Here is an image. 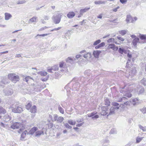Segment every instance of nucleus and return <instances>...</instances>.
Instances as JSON below:
<instances>
[{
  "mask_svg": "<svg viewBox=\"0 0 146 146\" xmlns=\"http://www.w3.org/2000/svg\"><path fill=\"white\" fill-rule=\"evenodd\" d=\"M104 143H108L109 142V141L108 139H106L104 140Z\"/></svg>",
  "mask_w": 146,
  "mask_h": 146,
  "instance_id": "61",
  "label": "nucleus"
},
{
  "mask_svg": "<svg viewBox=\"0 0 146 146\" xmlns=\"http://www.w3.org/2000/svg\"><path fill=\"white\" fill-rule=\"evenodd\" d=\"M115 110L114 109V107L113 106H112L111 107L109 110V114L108 115H110L114 114Z\"/></svg>",
  "mask_w": 146,
  "mask_h": 146,
  "instance_id": "21",
  "label": "nucleus"
},
{
  "mask_svg": "<svg viewBox=\"0 0 146 146\" xmlns=\"http://www.w3.org/2000/svg\"><path fill=\"white\" fill-rule=\"evenodd\" d=\"M82 55L84 57L87 59H88L91 57V54L90 52H85L84 54H82Z\"/></svg>",
  "mask_w": 146,
  "mask_h": 146,
  "instance_id": "10",
  "label": "nucleus"
},
{
  "mask_svg": "<svg viewBox=\"0 0 146 146\" xmlns=\"http://www.w3.org/2000/svg\"><path fill=\"white\" fill-rule=\"evenodd\" d=\"M36 107L35 106H33L30 109V111L31 113H35L36 112Z\"/></svg>",
  "mask_w": 146,
  "mask_h": 146,
  "instance_id": "24",
  "label": "nucleus"
},
{
  "mask_svg": "<svg viewBox=\"0 0 146 146\" xmlns=\"http://www.w3.org/2000/svg\"><path fill=\"white\" fill-rule=\"evenodd\" d=\"M37 18V17H33L32 18L30 19L28 23H36V20Z\"/></svg>",
  "mask_w": 146,
  "mask_h": 146,
  "instance_id": "20",
  "label": "nucleus"
},
{
  "mask_svg": "<svg viewBox=\"0 0 146 146\" xmlns=\"http://www.w3.org/2000/svg\"><path fill=\"white\" fill-rule=\"evenodd\" d=\"M75 15V14L73 12H69L67 15L68 17L70 19L73 18Z\"/></svg>",
  "mask_w": 146,
  "mask_h": 146,
  "instance_id": "15",
  "label": "nucleus"
},
{
  "mask_svg": "<svg viewBox=\"0 0 146 146\" xmlns=\"http://www.w3.org/2000/svg\"><path fill=\"white\" fill-rule=\"evenodd\" d=\"M58 118H59V117H58V115L56 114L54 115V121H57V122L58 121Z\"/></svg>",
  "mask_w": 146,
  "mask_h": 146,
  "instance_id": "47",
  "label": "nucleus"
},
{
  "mask_svg": "<svg viewBox=\"0 0 146 146\" xmlns=\"http://www.w3.org/2000/svg\"><path fill=\"white\" fill-rule=\"evenodd\" d=\"M108 113L109 114V112L108 111H102L101 112V114L103 115H105Z\"/></svg>",
  "mask_w": 146,
  "mask_h": 146,
  "instance_id": "44",
  "label": "nucleus"
},
{
  "mask_svg": "<svg viewBox=\"0 0 146 146\" xmlns=\"http://www.w3.org/2000/svg\"><path fill=\"white\" fill-rule=\"evenodd\" d=\"M64 126L65 127L68 129H71L72 128V127L70 126L67 123H66L64 124Z\"/></svg>",
  "mask_w": 146,
  "mask_h": 146,
  "instance_id": "49",
  "label": "nucleus"
},
{
  "mask_svg": "<svg viewBox=\"0 0 146 146\" xmlns=\"http://www.w3.org/2000/svg\"><path fill=\"white\" fill-rule=\"evenodd\" d=\"M102 110L103 111H108V112H109V111L108 107L107 106H104L102 107Z\"/></svg>",
  "mask_w": 146,
  "mask_h": 146,
  "instance_id": "41",
  "label": "nucleus"
},
{
  "mask_svg": "<svg viewBox=\"0 0 146 146\" xmlns=\"http://www.w3.org/2000/svg\"><path fill=\"white\" fill-rule=\"evenodd\" d=\"M59 67L60 68H62L65 69V70H66V66L64 65V63L63 62H60L59 64Z\"/></svg>",
  "mask_w": 146,
  "mask_h": 146,
  "instance_id": "37",
  "label": "nucleus"
},
{
  "mask_svg": "<svg viewBox=\"0 0 146 146\" xmlns=\"http://www.w3.org/2000/svg\"><path fill=\"white\" fill-rule=\"evenodd\" d=\"M48 34H42V35H39V34H38L36 36H35V38H37V37L38 36H46L47 35H48Z\"/></svg>",
  "mask_w": 146,
  "mask_h": 146,
  "instance_id": "52",
  "label": "nucleus"
},
{
  "mask_svg": "<svg viewBox=\"0 0 146 146\" xmlns=\"http://www.w3.org/2000/svg\"><path fill=\"white\" fill-rule=\"evenodd\" d=\"M83 120H84V119L83 118L78 119L76 120V121L77 122H78V123H80V122H82L83 121Z\"/></svg>",
  "mask_w": 146,
  "mask_h": 146,
  "instance_id": "59",
  "label": "nucleus"
},
{
  "mask_svg": "<svg viewBox=\"0 0 146 146\" xmlns=\"http://www.w3.org/2000/svg\"><path fill=\"white\" fill-rule=\"evenodd\" d=\"M105 44L104 42H102L97 46H95V48L96 49H98L100 48V47H102L105 45Z\"/></svg>",
  "mask_w": 146,
  "mask_h": 146,
  "instance_id": "29",
  "label": "nucleus"
},
{
  "mask_svg": "<svg viewBox=\"0 0 146 146\" xmlns=\"http://www.w3.org/2000/svg\"><path fill=\"white\" fill-rule=\"evenodd\" d=\"M112 105L113 106H117L119 105V104L117 103L114 102H112Z\"/></svg>",
  "mask_w": 146,
  "mask_h": 146,
  "instance_id": "56",
  "label": "nucleus"
},
{
  "mask_svg": "<svg viewBox=\"0 0 146 146\" xmlns=\"http://www.w3.org/2000/svg\"><path fill=\"white\" fill-rule=\"evenodd\" d=\"M90 9V7H86L84 9H82L80 10V13L83 14L84 13L88 11Z\"/></svg>",
  "mask_w": 146,
  "mask_h": 146,
  "instance_id": "18",
  "label": "nucleus"
},
{
  "mask_svg": "<svg viewBox=\"0 0 146 146\" xmlns=\"http://www.w3.org/2000/svg\"><path fill=\"white\" fill-rule=\"evenodd\" d=\"M124 95L128 98H130L132 96L131 94L129 91L125 92Z\"/></svg>",
  "mask_w": 146,
  "mask_h": 146,
  "instance_id": "30",
  "label": "nucleus"
},
{
  "mask_svg": "<svg viewBox=\"0 0 146 146\" xmlns=\"http://www.w3.org/2000/svg\"><path fill=\"white\" fill-rule=\"evenodd\" d=\"M124 104L126 105H129L130 104V102L129 101H127L126 102H124Z\"/></svg>",
  "mask_w": 146,
  "mask_h": 146,
  "instance_id": "64",
  "label": "nucleus"
},
{
  "mask_svg": "<svg viewBox=\"0 0 146 146\" xmlns=\"http://www.w3.org/2000/svg\"><path fill=\"white\" fill-rule=\"evenodd\" d=\"M139 128L141 129L143 131L145 132L146 131V127H143L140 125H139Z\"/></svg>",
  "mask_w": 146,
  "mask_h": 146,
  "instance_id": "38",
  "label": "nucleus"
},
{
  "mask_svg": "<svg viewBox=\"0 0 146 146\" xmlns=\"http://www.w3.org/2000/svg\"><path fill=\"white\" fill-rule=\"evenodd\" d=\"M62 14L58 13L56 15H54L52 18L53 22L55 24H58L60 22Z\"/></svg>",
  "mask_w": 146,
  "mask_h": 146,
  "instance_id": "3",
  "label": "nucleus"
},
{
  "mask_svg": "<svg viewBox=\"0 0 146 146\" xmlns=\"http://www.w3.org/2000/svg\"><path fill=\"white\" fill-rule=\"evenodd\" d=\"M117 38L118 39L120 40L121 41H123L124 40V38L119 36H117Z\"/></svg>",
  "mask_w": 146,
  "mask_h": 146,
  "instance_id": "57",
  "label": "nucleus"
},
{
  "mask_svg": "<svg viewBox=\"0 0 146 146\" xmlns=\"http://www.w3.org/2000/svg\"><path fill=\"white\" fill-rule=\"evenodd\" d=\"M119 33L122 35H124L126 33L127 31L126 30H122L120 31Z\"/></svg>",
  "mask_w": 146,
  "mask_h": 146,
  "instance_id": "46",
  "label": "nucleus"
},
{
  "mask_svg": "<svg viewBox=\"0 0 146 146\" xmlns=\"http://www.w3.org/2000/svg\"><path fill=\"white\" fill-rule=\"evenodd\" d=\"M68 122L69 124L71 125H75L76 123V121L72 119L69 120L68 121Z\"/></svg>",
  "mask_w": 146,
  "mask_h": 146,
  "instance_id": "27",
  "label": "nucleus"
},
{
  "mask_svg": "<svg viewBox=\"0 0 146 146\" xmlns=\"http://www.w3.org/2000/svg\"><path fill=\"white\" fill-rule=\"evenodd\" d=\"M108 48L109 49H111L113 50L116 51L118 50V47L114 44H110L108 46Z\"/></svg>",
  "mask_w": 146,
  "mask_h": 146,
  "instance_id": "9",
  "label": "nucleus"
},
{
  "mask_svg": "<svg viewBox=\"0 0 146 146\" xmlns=\"http://www.w3.org/2000/svg\"><path fill=\"white\" fill-rule=\"evenodd\" d=\"M29 134L27 130L25 131L21 135V140H23L25 138L26 135Z\"/></svg>",
  "mask_w": 146,
  "mask_h": 146,
  "instance_id": "16",
  "label": "nucleus"
},
{
  "mask_svg": "<svg viewBox=\"0 0 146 146\" xmlns=\"http://www.w3.org/2000/svg\"><path fill=\"white\" fill-rule=\"evenodd\" d=\"M106 2V1H95L94 2L95 4L96 5H100L101 4H105Z\"/></svg>",
  "mask_w": 146,
  "mask_h": 146,
  "instance_id": "31",
  "label": "nucleus"
},
{
  "mask_svg": "<svg viewBox=\"0 0 146 146\" xmlns=\"http://www.w3.org/2000/svg\"><path fill=\"white\" fill-rule=\"evenodd\" d=\"M84 122H82V123H80L77 124H76V126L77 127H80L82 126L83 124H84Z\"/></svg>",
  "mask_w": 146,
  "mask_h": 146,
  "instance_id": "58",
  "label": "nucleus"
},
{
  "mask_svg": "<svg viewBox=\"0 0 146 146\" xmlns=\"http://www.w3.org/2000/svg\"><path fill=\"white\" fill-rule=\"evenodd\" d=\"M5 19L6 20H8L12 17L11 15L8 13H5Z\"/></svg>",
  "mask_w": 146,
  "mask_h": 146,
  "instance_id": "23",
  "label": "nucleus"
},
{
  "mask_svg": "<svg viewBox=\"0 0 146 146\" xmlns=\"http://www.w3.org/2000/svg\"><path fill=\"white\" fill-rule=\"evenodd\" d=\"M58 118H59V117H58V115L56 114L54 115V121H57V122L58 121Z\"/></svg>",
  "mask_w": 146,
  "mask_h": 146,
  "instance_id": "48",
  "label": "nucleus"
},
{
  "mask_svg": "<svg viewBox=\"0 0 146 146\" xmlns=\"http://www.w3.org/2000/svg\"><path fill=\"white\" fill-rule=\"evenodd\" d=\"M143 137H140L139 136L137 137L136 139V143H139L143 139Z\"/></svg>",
  "mask_w": 146,
  "mask_h": 146,
  "instance_id": "32",
  "label": "nucleus"
},
{
  "mask_svg": "<svg viewBox=\"0 0 146 146\" xmlns=\"http://www.w3.org/2000/svg\"><path fill=\"white\" fill-rule=\"evenodd\" d=\"M85 20H83L82 21L80 22H79L80 24L81 25H83V24H84L86 22H84Z\"/></svg>",
  "mask_w": 146,
  "mask_h": 146,
  "instance_id": "62",
  "label": "nucleus"
},
{
  "mask_svg": "<svg viewBox=\"0 0 146 146\" xmlns=\"http://www.w3.org/2000/svg\"><path fill=\"white\" fill-rule=\"evenodd\" d=\"M39 74L42 76H45L47 75V73L46 72L44 71H42L40 72Z\"/></svg>",
  "mask_w": 146,
  "mask_h": 146,
  "instance_id": "39",
  "label": "nucleus"
},
{
  "mask_svg": "<svg viewBox=\"0 0 146 146\" xmlns=\"http://www.w3.org/2000/svg\"><path fill=\"white\" fill-rule=\"evenodd\" d=\"M139 36L141 40H146V35L140 34Z\"/></svg>",
  "mask_w": 146,
  "mask_h": 146,
  "instance_id": "25",
  "label": "nucleus"
},
{
  "mask_svg": "<svg viewBox=\"0 0 146 146\" xmlns=\"http://www.w3.org/2000/svg\"><path fill=\"white\" fill-rule=\"evenodd\" d=\"M6 112V111L2 107H0V114L3 113L4 114Z\"/></svg>",
  "mask_w": 146,
  "mask_h": 146,
  "instance_id": "33",
  "label": "nucleus"
},
{
  "mask_svg": "<svg viewBox=\"0 0 146 146\" xmlns=\"http://www.w3.org/2000/svg\"><path fill=\"white\" fill-rule=\"evenodd\" d=\"M116 133V131L115 129H111L110 132V133L112 134H115Z\"/></svg>",
  "mask_w": 146,
  "mask_h": 146,
  "instance_id": "43",
  "label": "nucleus"
},
{
  "mask_svg": "<svg viewBox=\"0 0 146 146\" xmlns=\"http://www.w3.org/2000/svg\"><path fill=\"white\" fill-rule=\"evenodd\" d=\"M118 52L121 54H123V53H126L127 52L126 50L123 48L122 47L119 48L118 49Z\"/></svg>",
  "mask_w": 146,
  "mask_h": 146,
  "instance_id": "19",
  "label": "nucleus"
},
{
  "mask_svg": "<svg viewBox=\"0 0 146 146\" xmlns=\"http://www.w3.org/2000/svg\"><path fill=\"white\" fill-rule=\"evenodd\" d=\"M38 130V128L36 127H34L32 128L29 132V134L33 135L35 132Z\"/></svg>",
  "mask_w": 146,
  "mask_h": 146,
  "instance_id": "13",
  "label": "nucleus"
},
{
  "mask_svg": "<svg viewBox=\"0 0 146 146\" xmlns=\"http://www.w3.org/2000/svg\"><path fill=\"white\" fill-rule=\"evenodd\" d=\"M80 86L79 83H76L73 84V88L74 89H75L76 90H77Z\"/></svg>",
  "mask_w": 146,
  "mask_h": 146,
  "instance_id": "26",
  "label": "nucleus"
},
{
  "mask_svg": "<svg viewBox=\"0 0 146 146\" xmlns=\"http://www.w3.org/2000/svg\"><path fill=\"white\" fill-rule=\"evenodd\" d=\"M26 1L25 0H18L17 2V4H21L25 3Z\"/></svg>",
  "mask_w": 146,
  "mask_h": 146,
  "instance_id": "40",
  "label": "nucleus"
},
{
  "mask_svg": "<svg viewBox=\"0 0 146 146\" xmlns=\"http://www.w3.org/2000/svg\"><path fill=\"white\" fill-rule=\"evenodd\" d=\"M140 89L139 90V88H137V89H135V92H139V94H142L144 91V89L143 88H140Z\"/></svg>",
  "mask_w": 146,
  "mask_h": 146,
  "instance_id": "22",
  "label": "nucleus"
},
{
  "mask_svg": "<svg viewBox=\"0 0 146 146\" xmlns=\"http://www.w3.org/2000/svg\"><path fill=\"white\" fill-rule=\"evenodd\" d=\"M11 127L13 129L20 128L19 130L20 131L22 130L23 129L22 124L21 123L17 122L14 123L11 126Z\"/></svg>",
  "mask_w": 146,
  "mask_h": 146,
  "instance_id": "5",
  "label": "nucleus"
},
{
  "mask_svg": "<svg viewBox=\"0 0 146 146\" xmlns=\"http://www.w3.org/2000/svg\"><path fill=\"white\" fill-rule=\"evenodd\" d=\"M128 61L126 63V66L128 68L127 70L125 72L126 76L128 78L129 77L131 78L135 76L137 73L136 67L135 65H132L131 66V67H130L129 66V62L130 61V59H128Z\"/></svg>",
  "mask_w": 146,
  "mask_h": 146,
  "instance_id": "1",
  "label": "nucleus"
},
{
  "mask_svg": "<svg viewBox=\"0 0 146 146\" xmlns=\"http://www.w3.org/2000/svg\"><path fill=\"white\" fill-rule=\"evenodd\" d=\"M126 21L127 23L132 22L133 21V19L132 17L129 15L127 16Z\"/></svg>",
  "mask_w": 146,
  "mask_h": 146,
  "instance_id": "17",
  "label": "nucleus"
},
{
  "mask_svg": "<svg viewBox=\"0 0 146 146\" xmlns=\"http://www.w3.org/2000/svg\"><path fill=\"white\" fill-rule=\"evenodd\" d=\"M11 107L12 108V111L14 113H20L23 111L22 107L17 104L12 105Z\"/></svg>",
  "mask_w": 146,
  "mask_h": 146,
  "instance_id": "2",
  "label": "nucleus"
},
{
  "mask_svg": "<svg viewBox=\"0 0 146 146\" xmlns=\"http://www.w3.org/2000/svg\"><path fill=\"white\" fill-rule=\"evenodd\" d=\"M51 68L52 70L54 71L57 70L58 69V66L57 65H54L52 66Z\"/></svg>",
  "mask_w": 146,
  "mask_h": 146,
  "instance_id": "42",
  "label": "nucleus"
},
{
  "mask_svg": "<svg viewBox=\"0 0 146 146\" xmlns=\"http://www.w3.org/2000/svg\"><path fill=\"white\" fill-rule=\"evenodd\" d=\"M31 78L29 76H27L25 78V81H26V82L28 81L29 79H31Z\"/></svg>",
  "mask_w": 146,
  "mask_h": 146,
  "instance_id": "55",
  "label": "nucleus"
},
{
  "mask_svg": "<svg viewBox=\"0 0 146 146\" xmlns=\"http://www.w3.org/2000/svg\"><path fill=\"white\" fill-rule=\"evenodd\" d=\"M96 112H94L92 113H89L87 114L88 116V117H92V119H97L99 117V116L98 115H96Z\"/></svg>",
  "mask_w": 146,
  "mask_h": 146,
  "instance_id": "8",
  "label": "nucleus"
},
{
  "mask_svg": "<svg viewBox=\"0 0 146 146\" xmlns=\"http://www.w3.org/2000/svg\"><path fill=\"white\" fill-rule=\"evenodd\" d=\"M101 52V51L100 50H96L94 51L93 52V55L94 57L96 58H98Z\"/></svg>",
  "mask_w": 146,
  "mask_h": 146,
  "instance_id": "14",
  "label": "nucleus"
},
{
  "mask_svg": "<svg viewBox=\"0 0 146 146\" xmlns=\"http://www.w3.org/2000/svg\"><path fill=\"white\" fill-rule=\"evenodd\" d=\"M8 77L9 79L14 83H16L19 80V76L15 74H8Z\"/></svg>",
  "mask_w": 146,
  "mask_h": 146,
  "instance_id": "4",
  "label": "nucleus"
},
{
  "mask_svg": "<svg viewBox=\"0 0 146 146\" xmlns=\"http://www.w3.org/2000/svg\"><path fill=\"white\" fill-rule=\"evenodd\" d=\"M31 104H30V103H28L27 104L26 106V108L27 110H29V109L31 107Z\"/></svg>",
  "mask_w": 146,
  "mask_h": 146,
  "instance_id": "50",
  "label": "nucleus"
},
{
  "mask_svg": "<svg viewBox=\"0 0 146 146\" xmlns=\"http://www.w3.org/2000/svg\"><path fill=\"white\" fill-rule=\"evenodd\" d=\"M143 43L144 42L142 41H139V39L138 38H136L133 40L132 43L134 46L135 47H136L137 43Z\"/></svg>",
  "mask_w": 146,
  "mask_h": 146,
  "instance_id": "7",
  "label": "nucleus"
},
{
  "mask_svg": "<svg viewBox=\"0 0 146 146\" xmlns=\"http://www.w3.org/2000/svg\"><path fill=\"white\" fill-rule=\"evenodd\" d=\"M44 133L43 131L42 130L37 131L35 132V136L36 137H38L42 135H43Z\"/></svg>",
  "mask_w": 146,
  "mask_h": 146,
  "instance_id": "12",
  "label": "nucleus"
},
{
  "mask_svg": "<svg viewBox=\"0 0 146 146\" xmlns=\"http://www.w3.org/2000/svg\"><path fill=\"white\" fill-rule=\"evenodd\" d=\"M11 119V117L8 114H7L3 116V119L4 121L7 122L10 121Z\"/></svg>",
  "mask_w": 146,
  "mask_h": 146,
  "instance_id": "11",
  "label": "nucleus"
},
{
  "mask_svg": "<svg viewBox=\"0 0 146 146\" xmlns=\"http://www.w3.org/2000/svg\"><path fill=\"white\" fill-rule=\"evenodd\" d=\"M64 120V119L63 117L61 116L59 117V118H58V119L57 123H61Z\"/></svg>",
  "mask_w": 146,
  "mask_h": 146,
  "instance_id": "36",
  "label": "nucleus"
},
{
  "mask_svg": "<svg viewBox=\"0 0 146 146\" xmlns=\"http://www.w3.org/2000/svg\"><path fill=\"white\" fill-rule=\"evenodd\" d=\"M3 92L5 94V95L7 96L11 95L13 93V90L10 88L4 89L3 90Z\"/></svg>",
  "mask_w": 146,
  "mask_h": 146,
  "instance_id": "6",
  "label": "nucleus"
},
{
  "mask_svg": "<svg viewBox=\"0 0 146 146\" xmlns=\"http://www.w3.org/2000/svg\"><path fill=\"white\" fill-rule=\"evenodd\" d=\"M141 111L143 113L146 114V108H143L141 110Z\"/></svg>",
  "mask_w": 146,
  "mask_h": 146,
  "instance_id": "51",
  "label": "nucleus"
},
{
  "mask_svg": "<svg viewBox=\"0 0 146 146\" xmlns=\"http://www.w3.org/2000/svg\"><path fill=\"white\" fill-rule=\"evenodd\" d=\"M141 83L144 86L146 85V78H143L141 81Z\"/></svg>",
  "mask_w": 146,
  "mask_h": 146,
  "instance_id": "35",
  "label": "nucleus"
},
{
  "mask_svg": "<svg viewBox=\"0 0 146 146\" xmlns=\"http://www.w3.org/2000/svg\"><path fill=\"white\" fill-rule=\"evenodd\" d=\"M66 61L67 63H72L73 62V59L70 57H68L66 59Z\"/></svg>",
  "mask_w": 146,
  "mask_h": 146,
  "instance_id": "28",
  "label": "nucleus"
},
{
  "mask_svg": "<svg viewBox=\"0 0 146 146\" xmlns=\"http://www.w3.org/2000/svg\"><path fill=\"white\" fill-rule=\"evenodd\" d=\"M101 42V41L99 39L98 40L96 41H95L93 44V45L94 46H96L98 45V44L100 43Z\"/></svg>",
  "mask_w": 146,
  "mask_h": 146,
  "instance_id": "45",
  "label": "nucleus"
},
{
  "mask_svg": "<svg viewBox=\"0 0 146 146\" xmlns=\"http://www.w3.org/2000/svg\"><path fill=\"white\" fill-rule=\"evenodd\" d=\"M58 110L62 114L64 113V109L60 105L58 107Z\"/></svg>",
  "mask_w": 146,
  "mask_h": 146,
  "instance_id": "34",
  "label": "nucleus"
},
{
  "mask_svg": "<svg viewBox=\"0 0 146 146\" xmlns=\"http://www.w3.org/2000/svg\"><path fill=\"white\" fill-rule=\"evenodd\" d=\"M114 40V38H111L109 39L107 41L108 42H112V41H113Z\"/></svg>",
  "mask_w": 146,
  "mask_h": 146,
  "instance_id": "60",
  "label": "nucleus"
},
{
  "mask_svg": "<svg viewBox=\"0 0 146 146\" xmlns=\"http://www.w3.org/2000/svg\"><path fill=\"white\" fill-rule=\"evenodd\" d=\"M120 2L123 4H125L126 3L127 0H120Z\"/></svg>",
  "mask_w": 146,
  "mask_h": 146,
  "instance_id": "53",
  "label": "nucleus"
},
{
  "mask_svg": "<svg viewBox=\"0 0 146 146\" xmlns=\"http://www.w3.org/2000/svg\"><path fill=\"white\" fill-rule=\"evenodd\" d=\"M48 78V77L46 76L45 78L42 79L41 80L42 81H46L47 80Z\"/></svg>",
  "mask_w": 146,
  "mask_h": 146,
  "instance_id": "63",
  "label": "nucleus"
},
{
  "mask_svg": "<svg viewBox=\"0 0 146 146\" xmlns=\"http://www.w3.org/2000/svg\"><path fill=\"white\" fill-rule=\"evenodd\" d=\"M105 104L107 105H110V102L108 99H106V101L105 102Z\"/></svg>",
  "mask_w": 146,
  "mask_h": 146,
  "instance_id": "54",
  "label": "nucleus"
}]
</instances>
